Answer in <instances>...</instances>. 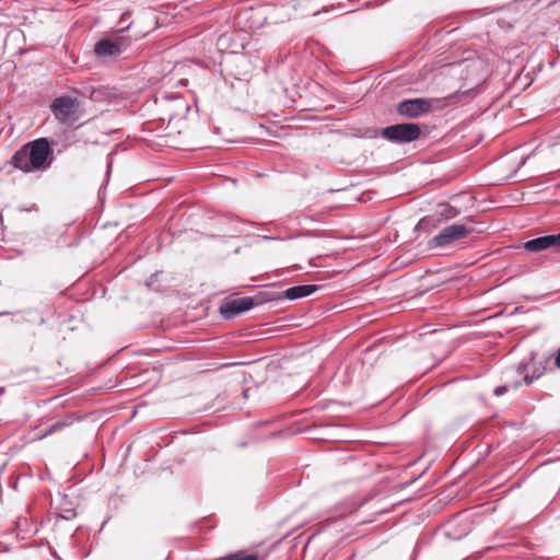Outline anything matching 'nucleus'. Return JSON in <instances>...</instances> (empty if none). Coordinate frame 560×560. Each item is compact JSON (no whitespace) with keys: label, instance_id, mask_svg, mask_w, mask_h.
<instances>
[{"label":"nucleus","instance_id":"ddd939ff","mask_svg":"<svg viewBox=\"0 0 560 560\" xmlns=\"http://www.w3.org/2000/svg\"><path fill=\"white\" fill-rule=\"evenodd\" d=\"M509 390V386L508 385H502V386H499L494 389V395L495 396H501L503 394H505L506 392Z\"/></svg>","mask_w":560,"mask_h":560},{"label":"nucleus","instance_id":"f8f14e48","mask_svg":"<svg viewBox=\"0 0 560 560\" xmlns=\"http://www.w3.org/2000/svg\"><path fill=\"white\" fill-rule=\"evenodd\" d=\"M226 560H259L256 553L236 552L226 557Z\"/></svg>","mask_w":560,"mask_h":560},{"label":"nucleus","instance_id":"9b49d317","mask_svg":"<svg viewBox=\"0 0 560 560\" xmlns=\"http://www.w3.org/2000/svg\"><path fill=\"white\" fill-rule=\"evenodd\" d=\"M317 289L318 287L316 284L295 285L287 289L284 291V296L289 300H298L313 294Z\"/></svg>","mask_w":560,"mask_h":560},{"label":"nucleus","instance_id":"9d476101","mask_svg":"<svg viewBox=\"0 0 560 560\" xmlns=\"http://www.w3.org/2000/svg\"><path fill=\"white\" fill-rule=\"evenodd\" d=\"M73 423V417L72 416H67L66 418H63L62 420H59L55 423H52L51 425H49L48 428L46 429H43V430H39L38 428L35 429V434L34 436L32 438L33 441H40L54 433H57V432H60L62 431L63 429H66L67 427L71 425Z\"/></svg>","mask_w":560,"mask_h":560},{"label":"nucleus","instance_id":"6e6552de","mask_svg":"<svg viewBox=\"0 0 560 560\" xmlns=\"http://www.w3.org/2000/svg\"><path fill=\"white\" fill-rule=\"evenodd\" d=\"M459 213L460 211L450 203H439L435 210L436 220L434 219V217H424L419 221L418 226L420 229H425L429 225L435 226L436 223H440L441 221L452 220L456 218Z\"/></svg>","mask_w":560,"mask_h":560},{"label":"nucleus","instance_id":"dca6fc26","mask_svg":"<svg viewBox=\"0 0 560 560\" xmlns=\"http://www.w3.org/2000/svg\"><path fill=\"white\" fill-rule=\"evenodd\" d=\"M221 560H226V557L222 558Z\"/></svg>","mask_w":560,"mask_h":560},{"label":"nucleus","instance_id":"2eb2a0df","mask_svg":"<svg viewBox=\"0 0 560 560\" xmlns=\"http://www.w3.org/2000/svg\"><path fill=\"white\" fill-rule=\"evenodd\" d=\"M9 314L8 312H0V316Z\"/></svg>","mask_w":560,"mask_h":560},{"label":"nucleus","instance_id":"20e7f679","mask_svg":"<svg viewBox=\"0 0 560 560\" xmlns=\"http://www.w3.org/2000/svg\"><path fill=\"white\" fill-rule=\"evenodd\" d=\"M470 233H472V229H469L464 224H451L442 229L439 234L429 240L428 246L431 249L445 247L456 241L467 237Z\"/></svg>","mask_w":560,"mask_h":560},{"label":"nucleus","instance_id":"f257e3e1","mask_svg":"<svg viewBox=\"0 0 560 560\" xmlns=\"http://www.w3.org/2000/svg\"><path fill=\"white\" fill-rule=\"evenodd\" d=\"M51 154L50 143L46 138H39L22 145L12 156L11 163L24 173L42 171L49 167Z\"/></svg>","mask_w":560,"mask_h":560},{"label":"nucleus","instance_id":"423d86ee","mask_svg":"<svg viewBox=\"0 0 560 560\" xmlns=\"http://www.w3.org/2000/svg\"><path fill=\"white\" fill-rule=\"evenodd\" d=\"M432 107V103L425 98H411L402 101L397 106L398 114L408 118H418L428 113Z\"/></svg>","mask_w":560,"mask_h":560},{"label":"nucleus","instance_id":"39448f33","mask_svg":"<svg viewBox=\"0 0 560 560\" xmlns=\"http://www.w3.org/2000/svg\"><path fill=\"white\" fill-rule=\"evenodd\" d=\"M130 45L128 37L119 34H114L108 37L100 39L94 45V52L97 57H113L118 56L125 51Z\"/></svg>","mask_w":560,"mask_h":560},{"label":"nucleus","instance_id":"0eeeda50","mask_svg":"<svg viewBox=\"0 0 560 560\" xmlns=\"http://www.w3.org/2000/svg\"><path fill=\"white\" fill-rule=\"evenodd\" d=\"M255 305L256 301L253 298L244 296L224 303L220 307V312L224 318L231 319L244 312L252 310Z\"/></svg>","mask_w":560,"mask_h":560},{"label":"nucleus","instance_id":"1a4fd4ad","mask_svg":"<svg viewBox=\"0 0 560 560\" xmlns=\"http://www.w3.org/2000/svg\"><path fill=\"white\" fill-rule=\"evenodd\" d=\"M528 252H540L547 248H560V233L540 236L524 244Z\"/></svg>","mask_w":560,"mask_h":560},{"label":"nucleus","instance_id":"4468645a","mask_svg":"<svg viewBox=\"0 0 560 560\" xmlns=\"http://www.w3.org/2000/svg\"><path fill=\"white\" fill-rule=\"evenodd\" d=\"M533 381H534V376H528V375L524 376V383H525L526 385L532 384V383H533Z\"/></svg>","mask_w":560,"mask_h":560},{"label":"nucleus","instance_id":"7ed1b4c3","mask_svg":"<svg viewBox=\"0 0 560 560\" xmlns=\"http://www.w3.org/2000/svg\"><path fill=\"white\" fill-rule=\"evenodd\" d=\"M420 135V126L412 122L392 125L381 131V136L393 143H409L418 140Z\"/></svg>","mask_w":560,"mask_h":560},{"label":"nucleus","instance_id":"f03ea898","mask_svg":"<svg viewBox=\"0 0 560 560\" xmlns=\"http://www.w3.org/2000/svg\"><path fill=\"white\" fill-rule=\"evenodd\" d=\"M50 110L60 124L67 126H71L80 117L79 101L70 95L56 97L50 104Z\"/></svg>","mask_w":560,"mask_h":560}]
</instances>
